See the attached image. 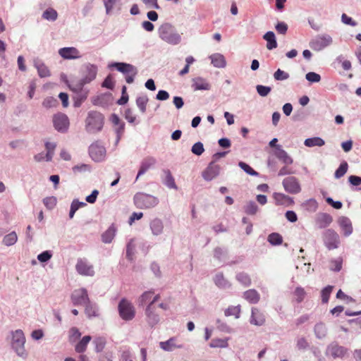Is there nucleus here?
<instances>
[{
	"label": "nucleus",
	"instance_id": "nucleus-1",
	"mask_svg": "<svg viewBox=\"0 0 361 361\" xmlns=\"http://www.w3.org/2000/svg\"><path fill=\"white\" fill-rule=\"evenodd\" d=\"M158 32L159 37L169 44L176 45L180 42V35L176 32L173 26L169 23L161 25Z\"/></svg>",
	"mask_w": 361,
	"mask_h": 361
},
{
	"label": "nucleus",
	"instance_id": "nucleus-2",
	"mask_svg": "<svg viewBox=\"0 0 361 361\" xmlns=\"http://www.w3.org/2000/svg\"><path fill=\"white\" fill-rule=\"evenodd\" d=\"M104 125V116L97 111H90L86 118V130L90 133H96L102 130Z\"/></svg>",
	"mask_w": 361,
	"mask_h": 361
},
{
	"label": "nucleus",
	"instance_id": "nucleus-3",
	"mask_svg": "<svg viewBox=\"0 0 361 361\" xmlns=\"http://www.w3.org/2000/svg\"><path fill=\"white\" fill-rule=\"evenodd\" d=\"M118 314L125 321H131L135 317V308L133 303L126 298H122L118 305Z\"/></svg>",
	"mask_w": 361,
	"mask_h": 361
},
{
	"label": "nucleus",
	"instance_id": "nucleus-4",
	"mask_svg": "<svg viewBox=\"0 0 361 361\" xmlns=\"http://www.w3.org/2000/svg\"><path fill=\"white\" fill-rule=\"evenodd\" d=\"M133 200L135 205L139 209L152 208L155 207L159 202L157 197L142 192L135 194Z\"/></svg>",
	"mask_w": 361,
	"mask_h": 361
},
{
	"label": "nucleus",
	"instance_id": "nucleus-5",
	"mask_svg": "<svg viewBox=\"0 0 361 361\" xmlns=\"http://www.w3.org/2000/svg\"><path fill=\"white\" fill-rule=\"evenodd\" d=\"M111 67H114L117 71L121 72L126 78V81L128 84L134 82V78L137 74V69L135 66L126 63L116 62L110 65Z\"/></svg>",
	"mask_w": 361,
	"mask_h": 361
},
{
	"label": "nucleus",
	"instance_id": "nucleus-6",
	"mask_svg": "<svg viewBox=\"0 0 361 361\" xmlns=\"http://www.w3.org/2000/svg\"><path fill=\"white\" fill-rule=\"evenodd\" d=\"M25 337L22 330L18 329L12 333V348L15 350L18 355L25 357L26 352L25 350Z\"/></svg>",
	"mask_w": 361,
	"mask_h": 361
},
{
	"label": "nucleus",
	"instance_id": "nucleus-7",
	"mask_svg": "<svg viewBox=\"0 0 361 361\" xmlns=\"http://www.w3.org/2000/svg\"><path fill=\"white\" fill-rule=\"evenodd\" d=\"M71 300L75 306L85 305L90 300L87 290L83 288L75 290L71 295Z\"/></svg>",
	"mask_w": 361,
	"mask_h": 361
},
{
	"label": "nucleus",
	"instance_id": "nucleus-8",
	"mask_svg": "<svg viewBox=\"0 0 361 361\" xmlns=\"http://www.w3.org/2000/svg\"><path fill=\"white\" fill-rule=\"evenodd\" d=\"M53 123L55 129L61 133L66 132L70 124L68 116L62 113H58L54 115Z\"/></svg>",
	"mask_w": 361,
	"mask_h": 361
},
{
	"label": "nucleus",
	"instance_id": "nucleus-9",
	"mask_svg": "<svg viewBox=\"0 0 361 361\" xmlns=\"http://www.w3.org/2000/svg\"><path fill=\"white\" fill-rule=\"evenodd\" d=\"M323 240L329 250L337 248L340 243L338 235L331 229H328L324 232Z\"/></svg>",
	"mask_w": 361,
	"mask_h": 361
},
{
	"label": "nucleus",
	"instance_id": "nucleus-10",
	"mask_svg": "<svg viewBox=\"0 0 361 361\" xmlns=\"http://www.w3.org/2000/svg\"><path fill=\"white\" fill-rule=\"evenodd\" d=\"M89 154L94 161H101L105 157L106 149L99 142H95L90 146Z\"/></svg>",
	"mask_w": 361,
	"mask_h": 361
},
{
	"label": "nucleus",
	"instance_id": "nucleus-11",
	"mask_svg": "<svg viewBox=\"0 0 361 361\" xmlns=\"http://www.w3.org/2000/svg\"><path fill=\"white\" fill-rule=\"evenodd\" d=\"M160 299L159 294H155L154 290L145 291L138 298V305L155 306L154 303Z\"/></svg>",
	"mask_w": 361,
	"mask_h": 361
},
{
	"label": "nucleus",
	"instance_id": "nucleus-12",
	"mask_svg": "<svg viewBox=\"0 0 361 361\" xmlns=\"http://www.w3.org/2000/svg\"><path fill=\"white\" fill-rule=\"evenodd\" d=\"M285 190L290 194L299 193L301 187L298 178L294 176H289L283 179L282 182Z\"/></svg>",
	"mask_w": 361,
	"mask_h": 361
},
{
	"label": "nucleus",
	"instance_id": "nucleus-13",
	"mask_svg": "<svg viewBox=\"0 0 361 361\" xmlns=\"http://www.w3.org/2000/svg\"><path fill=\"white\" fill-rule=\"evenodd\" d=\"M97 73V68L96 66L87 64L85 66L84 78L82 80V82L80 83L79 88L81 89L84 84L89 83L92 81L96 78Z\"/></svg>",
	"mask_w": 361,
	"mask_h": 361
},
{
	"label": "nucleus",
	"instance_id": "nucleus-14",
	"mask_svg": "<svg viewBox=\"0 0 361 361\" xmlns=\"http://www.w3.org/2000/svg\"><path fill=\"white\" fill-rule=\"evenodd\" d=\"M75 269L81 275L92 276L94 274L93 267L89 264L86 260L82 259L78 260Z\"/></svg>",
	"mask_w": 361,
	"mask_h": 361
},
{
	"label": "nucleus",
	"instance_id": "nucleus-15",
	"mask_svg": "<svg viewBox=\"0 0 361 361\" xmlns=\"http://www.w3.org/2000/svg\"><path fill=\"white\" fill-rule=\"evenodd\" d=\"M148 324L153 327L159 322V315L156 312V307L147 305L145 311Z\"/></svg>",
	"mask_w": 361,
	"mask_h": 361
},
{
	"label": "nucleus",
	"instance_id": "nucleus-16",
	"mask_svg": "<svg viewBox=\"0 0 361 361\" xmlns=\"http://www.w3.org/2000/svg\"><path fill=\"white\" fill-rule=\"evenodd\" d=\"M219 166L212 161L202 172V177L206 180H211L219 175Z\"/></svg>",
	"mask_w": 361,
	"mask_h": 361
},
{
	"label": "nucleus",
	"instance_id": "nucleus-17",
	"mask_svg": "<svg viewBox=\"0 0 361 361\" xmlns=\"http://www.w3.org/2000/svg\"><path fill=\"white\" fill-rule=\"evenodd\" d=\"M265 316L257 307L252 308V315L250 319V323L256 326H262L265 323Z\"/></svg>",
	"mask_w": 361,
	"mask_h": 361
},
{
	"label": "nucleus",
	"instance_id": "nucleus-18",
	"mask_svg": "<svg viewBox=\"0 0 361 361\" xmlns=\"http://www.w3.org/2000/svg\"><path fill=\"white\" fill-rule=\"evenodd\" d=\"M60 56L66 59H73L80 57L79 51L75 47H64L59 51Z\"/></svg>",
	"mask_w": 361,
	"mask_h": 361
},
{
	"label": "nucleus",
	"instance_id": "nucleus-19",
	"mask_svg": "<svg viewBox=\"0 0 361 361\" xmlns=\"http://www.w3.org/2000/svg\"><path fill=\"white\" fill-rule=\"evenodd\" d=\"M155 163L156 159L154 157H147L145 158L141 163L140 168L136 177V180H137L140 176L146 173L147 170H149L155 164Z\"/></svg>",
	"mask_w": 361,
	"mask_h": 361
},
{
	"label": "nucleus",
	"instance_id": "nucleus-20",
	"mask_svg": "<svg viewBox=\"0 0 361 361\" xmlns=\"http://www.w3.org/2000/svg\"><path fill=\"white\" fill-rule=\"evenodd\" d=\"M328 351L333 357L342 358L345 355V354L348 352V350L343 346H341L337 344H334L328 348Z\"/></svg>",
	"mask_w": 361,
	"mask_h": 361
},
{
	"label": "nucleus",
	"instance_id": "nucleus-21",
	"mask_svg": "<svg viewBox=\"0 0 361 361\" xmlns=\"http://www.w3.org/2000/svg\"><path fill=\"white\" fill-rule=\"evenodd\" d=\"M274 199L277 205L290 206L293 204V199L283 193L275 192Z\"/></svg>",
	"mask_w": 361,
	"mask_h": 361
},
{
	"label": "nucleus",
	"instance_id": "nucleus-22",
	"mask_svg": "<svg viewBox=\"0 0 361 361\" xmlns=\"http://www.w3.org/2000/svg\"><path fill=\"white\" fill-rule=\"evenodd\" d=\"M275 155L286 165H290L293 162V159L281 147V146H277V151H276Z\"/></svg>",
	"mask_w": 361,
	"mask_h": 361
},
{
	"label": "nucleus",
	"instance_id": "nucleus-23",
	"mask_svg": "<svg viewBox=\"0 0 361 361\" xmlns=\"http://www.w3.org/2000/svg\"><path fill=\"white\" fill-rule=\"evenodd\" d=\"M338 223L345 235H349L353 231V226L350 220L348 217L342 216L339 219Z\"/></svg>",
	"mask_w": 361,
	"mask_h": 361
},
{
	"label": "nucleus",
	"instance_id": "nucleus-24",
	"mask_svg": "<svg viewBox=\"0 0 361 361\" xmlns=\"http://www.w3.org/2000/svg\"><path fill=\"white\" fill-rule=\"evenodd\" d=\"M192 87L195 90H207L210 88V85L202 78H196L192 80Z\"/></svg>",
	"mask_w": 361,
	"mask_h": 361
},
{
	"label": "nucleus",
	"instance_id": "nucleus-25",
	"mask_svg": "<svg viewBox=\"0 0 361 361\" xmlns=\"http://www.w3.org/2000/svg\"><path fill=\"white\" fill-rule=\"evenodd\" d=\"M244 298L250 303L256 304L260 299L259 294L255 289H250L246 290L244 294Z\"/></svg>",
	"mask_w": 361,
	"mask_h": 361
},
{
	"label": "nucleus",
	"instance_id": "nucleus-26",
	"mask_svg": "<svg viewBox=\"0 0 361 361\" xmlns=\"http://www.w3.org/2000/svg\"><path fill=\"white\" fill-rule=\"evenodd\" d=\"M160 347L166 351H172L176 348H180L182 347L181 345H178L176 343V339L175 338H171L166 341L161 342Z\"/></svg>",
	"mask_w": 361,
	"mask_h": 361
},
{
	"label": "nucleus",
	"instance_id": "nucleus-27",
	"mask_svg": "<svg viewBox=\"0 0 361 361\" xmlns=\"http://www.w3.org/2000/svg\"><path fill=\"white\" fill-rule=\"evenodd\" d=\"M263 38L267 42V48L271 50L277 47V42L275 35L272 31H269L264 34Z\"/></svg>",
	"mask_w": 361,
	"mask_h": 361
},
{
	"label": "nucleus",
	"instance_id": "nucleus-28",
	"mask_svg": "<svg viewBox=\"0 0 361 361\" xmlns=\"http://www.w3.org/2000/svg\"><path fill=\"white\" fill-rule=\"evenodd\" d=\"M116 228L114 225H111L102 235V241L105 243H109L114 239L116 235Z\"/></svg>",
	"mask_w": 361,
	"mask_h": 361
},
{
	"label": "nucleus",
	"instance_id": "nucleus-29",
	"mask_svg": "<svg viewBox=\"0 0 361 361\" xmlns=\"http://www.w3.org/2000/svg\"><path fill=\"white\" fill-rule=\"evenodd\" d=\"M150 228L153 234L157 235L162 233L164 225L160 219H154L150 223Z\"/></svg>",
	"mask_w": 361,
	"mask_h": 361
},
{
	"label": "nucleus",
	"instance_id": "nucleus-30",
	"mask_svg": "<svg viewBox=\"0 0 361 361\" xmlns=\"http://www.w3.org/2000/svg\"><path fill=\"white\" fill-rule=\"evenodd\" d=\"M304 144L305 146L308 147H322L324 145L325 142L323 139L319 137H314L311 138H307L305 140Z\"/></svg>",
	"mask_w": 361,
	"mask_h": 361
},
{
	"label": "nucleus",
	"instance_id": "nucleus-31",
	"mask_svg": "<svg viewBox=\"0 0 361 361\" xmlns=\"http://www.w3.org/2000/svg\"><path fill=\"white\" fill-rule=\"evenodd\" d=\"M91 339L92 338L90 336H85L75 345V351L79 353L85 352L86 350L87 345Z\"/></svg>",
	"mask_w": 361,
	"mask_h": 361
},
{
	"label": "nucleus",
	"instance_id": "nucleus-32",
	"mask_svg": "<svg viewBox=\"0 0 361 361\" xmlns=\"http://www.w3.org/2000/svg\"><path fill=\"white\" fill-rule=\"evenodd\" d=\"M212 63L218 68H223L226 66V61L223 55L219 54H213L211 56Z\"/></svg>",
	"mask_w": 361,
	"mask_h": 361
},
{
	"label": "nucleus",
	"instance_id": "nucleus-33",
	"mask_svg": "<svg viewBox=\"0 0 361 361\" xmlns=\"http://www.w3.org/2000/svg\"><path fill=\"white\" fill-rule=\"evenodd\" d=\"M306 295L305 289L302 287H297L293 293L294 300L298 303L303 301Z\"/></svg>",
	"mask_w": 361,
	"mask_h": 361
},
{
	"label": "nucleus",
	"instance_id": "nucleus-34",
	"mask_svg": "<svg viewBox=\"0 0 361 361\" xmlns=\"http://www.w3.org/2000/svg\"><path fill=\"white\" fill-rule=\"evenodd\" d=\"M314 332L317 338H324L327 333L326 325L322 322L317 324L314 326Z\"/></svg>",
	"mask_w": 361,
	"mask_h": 361
},
{
	"label": "nucleus",
	"instance_id": "nucleus-35",
	"mask_svg": "<svg viewBox=\"0 0 361 361\" xmlns=\"http://www.w3.org/2000/svg\"><path fill=\"white\" fill-rule=\"evenodd\" d=\"M236 279L239 283L245 286H249L251 284V279L250 276L244 271L237 274Z\"/></svg>",
	"mask_w": 361,
	"mask_h": 361
},
{
	"label": "nucleus",
	"instance_id": "nucleus-36",
	"mask_svg": "<svg viewBox=\"0 0 361 361\" xmlns=\"http://www.w3.org/2000/svg\"><path fill=\"white\" fill-rule=\"evenodd\" d=\"M18 240L17 234L15 231L11 232L3 238V243L6 246L14 245Z\"/></svg>",
	"mask_w": 361,
	"mask_h": 361
},
{
	"label": "nucleus",
	"instance_id": "nucleus-37",
	"mask_svg": "<svg viewBox=\"0 0 361 361\" xmlns=\"http://www.w3.org/2000/svg\"><path fill=\"white\" fill-rule=\"evenodd\" d=\"M267 240L272 245H279L283 243V238L278 233H272L268 235Z\"/></svg>",
	"mask_w": 361,
	"mask_h": 361
},
{
	"label": "nucleus",
	"instance_id": "nucleus-38",
	"mask_svg": "<svg viewBox=\"0 0 361 361\" xmlns=\"http://www.w3.org/2000/svg\"><path fill=\"white\" fill-rule=\"evenodd\" d=\"M84 306L85 312L89 318L98 316L97 310L95 305L92 304L90 301Z\"/></svg>",
	"mask_w": 361,
	"mask_h": 361
},
{
	"label": "nucleus",
	"instance_id": "nucleus-39",
	"mask_svg": "<svg viewBox=\"0 0 361 361\" xmlns=\"http://www.w3.org/2000/svg\"><path fill=\"white\" fill-rule=\"evenodd\" d=\"M348 164L346 161H343L339 167L336 170L334 176L336 178H341L343 177L348 171Z\"/></svg>",
	"mask_w": 361,
	"mask_h": 361
},
{
	"label": "nucleus",
	"instance_id": "nucleus-40",
	"mask_svg": "<svg viewBox=\"0 0 361 361\" xmlns=\"http://www.w3.org/2000/svg\"><path fill=\"white\" fill-rule=\"evenodd\" d=\"M228 338H214L209 343L211 348H226L228 346Z\"/></svg>",
	"mask_w": 361,
	"mask_h": 361
},
{
	"label": "nucleus",
	"instance_id": "nucleus-41",
	"mask_svg": "<svg viewBox=\"0 0 361 361\" xmlns=\"http://www.w3.org/2000/svg\"><path fill=\"white\" fill-rule=\"evenodd\" d=\"M225 315L226 317L228 316H234L235 318H239L240 315V305L238 306H231L228 307L225 310Z\"/></svg>",
	"mask_w": 361,
	"mask_h": 361
},
{
	"label": "nucleus",
	"instance_id": "nucleus-42",
	"mask_svg": "<svg viewBox=\"0 0 361 361\" xmlns=\"http://www.w3.org/2000/svg\"><path fill=\"white\" fill-rule=\"evenodd\" d=\"M35 67L37 68L38 74L41 78L48 77L50 75L49 68L44 63H35Z\"/></svg>",
	"mask_w": 361,
	"mask_h": 361
},
{
	"label": "nucleus",
	"instance_id": "nucleus-43",
	"mask_svg": "<svg viewBox=\"0 0 361 361\" xmlns=\"http://www.w3.org/2000/svg\"><path fill=\"white\" fill-rule=\"evenodd\" d=\"M56 146V145L55 143H52V142H47L45 143V147L47 149L46 161H49L51 160Z\"/></svg>",
	"mask_w": 361,
	"mask_h": 361
},
{
	"label": "nucleus",
	"instance_id": "nucleus-44",
	"mask_svg": "<svg viewBox=\"0 0 361 361\" xmlns=\"http://www.w3.org/2000/svg\"><path fill=\"white\" fill-rule=\"evenodd\" d=\"M42 17L48 20H56L58 17L57 12L53 8L47 9L42 14Z\"/></svg>",
	"mask_w": 361,
	"mask_h": 361
},
{
	"label": "nucleus",
	"instance_id": "nucleus-45",
	"mask_svg": "<svg viewBox=\"0 0 361 361\" xmlns=\"http://www.w3.org/2000/svg\"><path fill=\"white\" fill-rule=\"evenodd\" d=\"M164 173L166 174L165 184L170 188L176 189L177 187L175 183L174 178H173V176L171 175L170 171H169V170L164 171Z\"/></svg>",
	"mask_w": 361,
	"mask_h": 361
},
{
	"label": "nucleus",
	"instance_id": "nucleus-46",
	"mask_svg": "<svg viewBox=\"0 0 361 361\" xmlns=\"http://www.w3.org/2000/svg\"><path fill=\"white\" fill-rule=\"evenodd\" d=\"M214 283L219 288H226L228 286V281L224 278L223 274H218L215 276Z\"/></svg>",
	"mask_w": 361,
	"mask_h": 361
},
{
	"label": "nucleus",
	"instance_id": "nucleus-47",
	"mask_svg": "<svg viewBox=\"0 0 361 361\" xmlns=\"http://www.w3.org/2000/svg\"><path fill=\"white\" fill-rule=\"evenodd\" d=\"M86 204L84 202H80L78 200H73L71 203V210L69 213L70 218L72 219L75 213V212L80 208L83 206H85Z\"/></svg>",
	"mask_w": 361,
	"mask_h": 361
},
{
	"label": "nucleus",
	"instance_id": "nucleus-48",
	"mask_svg": "<svg viewBox=\"0 0 361 361\" xmlns=\"http://www.w3.org/2000/svg\"><path fill=\"white\" fill-rule=\"evenodd\" d=\"M148 102V98L147 97H140L136 99V104L140 110L145 113L146 111V106Z\"/></svg>",
	"mask_w": 361,
	"mask_h": 361
},
{
	"label": "nucleus",
	"instance_id": "nucleus-49",
	"mask_svg": "<svg viewBox=\"0 0 361 361\" xmlns=\"http://www.w3.org/2000/svg\"><path fill=\"white\" fill-rule=\"evenodd\" d=\"M57 104V99L52 97H48L45 98L42 102V105L46 108L56 107Z\"/></svg>",
	"mask_w": 361,
	"mask_h": 361
},
{
	"label": "nucleus",
	"instance_id": "nucleus-50",
	"mask_svg": "<svg viewBox=\"0 0 361 361\" xmlns=\"http://www.w3.org/2000/svg\"><path fill=\"white\" fill-rule=\"evenodd\" d=\"M333 290V286H328L322 290V302L326 303L329 301L330 295Z\"/></svg>",
	"mask_w": 361,
	"mask_h": 361
},
{
	"label": "nucleus",
	"instance_id": "nucleus-51",
	"mask_svg": "<svg viewBox=\"0 0 361 361\" xmlns=\"http://www.w3.org/2000/svg\"><path fill=\"white\" fill-rule=\"evenodd\" d=\"M238 166L247 174L251 176H257L258 173L255 171L251 166L245 162L240 161Z\"/></svg>",
	"mask_w": 361,
	"mask_h": 361
},
{
	"label": "nucleus",
	"instance_id": "nucleus-52",
	"mask_svg": "<svg viewBox=\"0 0 361 361\" xmlns=\"http://www.w3.org/2000/svg\"><path fill=\"white\" fill-rule=\"evenodd\" d=\"M245 212L247 214L253 215L257 212V206L254 202H250L245 206Z\"/></svg>",
	"mask_w": 361,
	"mask_h": 361
},
{
	"label": "nucleus",
	"instance_id": "nucleus-53",
	"mask_svg": "<svg viewBox=\"0 0 361 361\" xmlns=\"http://www.w3.org/2000/svg\"><path fill=\"white\" fill-rule=\"evenodd\" d=\"M191 151L197 156L201 155L204 151L203 144L200 142L195 143L192 147Z\"/></svg>",
	"mask_w": 361,
	"mask_h": 361
},
{
	"label": "nucleus",
	"instance_id": "nucleus-54",
	"mask_svg": "<svg viewBox=\"0 0 361 361\" xmlns=\"http://www.w3.org/2000/svg\"><path fill=\"white\" fill-rule=\"evenodd\" d=\"M276 80H284L289 78V74L279 68L274 74Z\"/></svg>",
	"mask_w": 361,
	"mask_h": 361
},
{
	"label": "nucleus",
	"instance_id": "nucleus-55",
	"mask_svg": "<svg viewBox=\"0 0 361 361\" xmlns=\"http://www.w3.org/2000/svg\"><path fill=\"white\" fill-rule=\"evenodd\" d=\"M257 93L262 97H266L271 92V87L258 85L256 87Z\"/></svg>",
	"mask_w": 361,
	"mask_h": 361
},
{
	"label": "nucleus",
	"instance_id": "nucleus-56",
	"mask_svg": "<svg viewBox=\"0 0 361 361\" xmlns=\"http://www.w3.org/2000/svg\"><path fill=\"white\" fill-rule=\"evenodd\" d=\"M306 79L311 82H318L321 80V76L314 72H310L305 75Z\"/></svg>",
	"mask_w": 361,
	"mask_h": 361
},
{
	"label": "nucleus",
	"instance_id": "nucleus-57",
	"mask_svg": "<svg viewBox=\"0 0 361 361\" xmlns=\"http://www.w3.org/2000/svg\"><path fill=\"white\" fill-rule=\"evenodd\" d=\"M43 202L48 209H51L56 204V199L54 197H48L43 200Z\"/></svg>",
	"mask_w": 361,
	"mask_h": 361
},
{
	"label": "nucleus",
	"instance_id": "nucleus-58",
	"mask_svg": "<svg viewBox=\"0 0 361 361\" xmlns=\"http://www.w3.org/2000/svg\"><path fill=\"white\" fill-rule=\"evenodd\" d=\"M120 0H104L106 13H109Z\"/></svg>",
	"mask_w": 361,
	"mask_h": 361
},
{
	"label": "nucleus",
	"instance_id": "nucleus-59",
	"mask_svg": "<svg viewBox=\"0 0 361 361\" xmlns=\"http://www.w3.org/2000/svg\"><path fill=\"white\" fill-rule=\"evenodd\" d=\"M135 250V245L133 244V240L130 241L126 247V257L128 259L132 260L133 256L134 255Z\"/></svg>",
	"mask_w": 361,
	"mask_h": 361
},
{
	"label": "nucleus",
	"instance_id": "nucleus-60",
	"mask_svg": "<svg viewBox=\"0 0 361 361\" xmlns=\"http://www.w3.org/2000/svg\"><path fill=\"white\" fill-rule=\"evenodd\" d=\"M342 268V260L341 259H334L331 261V269L339 271Z\"/></svg>",
	"mask_w": 361,
	"mask_h": 361
},
{
	"label": "nucleus",
	"instance_id": "nucleus-61",
	"mask_svg": "<svg viewBox=\"0 0 361 361\" xmlns=\"http://www.w3.org/2000/svg\"><path fill=\"white\" fill-rule=\"evenodd\" d=\"M320 221L323 223L321 227H326L332 222V217L327 214H322L320 217Z\"/></svg>",
	"mask_w": 361,
	"mask_h": 361
},
{
	"label": "nucleus",
	"instance_id": "nucleus-62",
	"mask_svg": "<svg viewBox=\"0 0 361 361\" xmlns=\"http://www.w3.org/2000/svg\"><path fill=\"white\" fill-rule=\"evenodd\" d=\"M309 344L305 338H300L297 341V348L299 350H305L308 348Z\"/></svg>",
	"mask_w": 361,
	"mask_h": 361
},
{
	"label": "nucleus",
	"instance_id": "nucleus-63",
	"mask_svg": "<svg viewBox=\"0 0 361 361\" xmlns=\"http://www.w3.org/2000/svg\"><path fill=\"white\" fill-rule=\"evenodd\" d=\"M114 82L112 77L111 75H108L102 82V87L112 90L114 88Z\"/></svg>",
	"mask_w": 361,
	"mask_h": 361
},
{
	"label": "nucleus",
	"instance_id": "nucleus-64",
	"mask_svg": "<svg viewBox=\"0 0 361 361\" xmlns=\"http://www.w3.org/2000/svg\"><path fill=\"white\" fill-rule=\"evenodd\" d=\"M348 181L352 185L358 186L361 184V177L352 175L348 177Z\"/></svg>",
	"mask_w": 361,
	"mask_h": 361
}]
</instances>
